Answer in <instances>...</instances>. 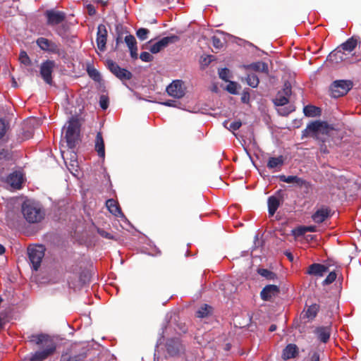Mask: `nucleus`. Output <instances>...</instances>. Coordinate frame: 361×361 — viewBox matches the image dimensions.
Masks as SVG:
<instances>
[{"mask_svg":"<svg viewBox=\"0 0 361 361\" xmlns=\"http://www.w3.org/2000/svg\"><path fill=\"white\" fill-rule=\"evenodd\" d=\"M30 342L39 346L42 350L36 351L30 355L29 361H43L49 356L54 354L56 349V344L54 341L46 334H35L30 337Z\"/></svg>","mask_w":361,"mask_h":361,"instance_id":"1","label":"nucleus"},{"mask_svg":"<svg viewBox=\"0 0 361 361\" xmlns=\"http://www.w3.org/2000/svg\"><path fill=\"white\" fill-rule=\"evenodd\" d=\"M334 128L326 122L315 121L309 123L302 130V137L312 136L322 142H326L328 137L331 135Z\"/></svg>","mask_w":361,"mask_h":361,"instance_id":"2","label":"nucleus"},{"mask_svg":"<svg viewBox=\"0 0 361 361\" xmlns=\"http://www.w3.org/2000/svg\"><path fill=\"white\" fill-rule=\"evenodd\" d=\"M22 213L25 220L30 224H36L44 219L45 212L37 202L27 201L23 204Z\"/></svg>","mask_w":361,"mask_h":361,"instance_id":"3","label":"nucleus"},{"mask_svg":"<svg viewBox=\"0 0 361 361\" xmlns=\"http://www.w3.org/2000/svg\"><path fill=\"white\" fill-rule=\"evenodd\" d=\"M165 349L167 356L178 357L185 354V346L178 337L168 338L165 343Z\"/></svg>","mask_w":361,"mask_h":361,"instance_id":"4","label":"nucleus"},{"mask_svg":"<svg viewBox=\"0 0 361 361\" xmlns=\"http://www.w3.org/2000/svg\"><path fill=\"white\" fill-rule=\"evenodd\" d=\"M65 133V139L69 148L75 147L78 139L80 126L78 121L71 118L68 121Z\"/></svg>","mask_w":361,"mask_h":361,"instance_id":"5","label":"nucleus"},{"mask_svg":"<svg viewBox=\"0 0 361 361\" xmlns=\"http://www.w3.org/2000/svg\"><path fill=\"white\" fill-rule=\"evenodd\" d=\"M36 43L37 46L44 51L49 54H57L59 56L64 58L66 52L62 49L59 44L49 40L45 37H39Z\"/></svg>","mask_w":361,"mask_h":361,"instance_id":"6","label":"nucleus"},{"mask_svg":"<svg viewBox=\"0 0 361 361\" xmlns=\"http://www.w3.org/2000/svg\"><path fill=\"white\" fill-rule=\"evenodd\" d=\"M45 247L42 245L30 246L27 249L29 260L35 271H37L44 256Z\"/></svg>","mask_w":361,"mask_h":361,"instance_id":"7","label":"nucleus"},{"mask_svg":"<svg viewBox=\"0 0 361 361\" xmlns=\"http://www.w3.org/2000/svg\"><path fill=\"white\" fill-rule=\"evenodd\" d=\"M86 356L87 352L85 348L78 349L74 345L63 352L60 361H82Z\"/></svg>","mask_w":361,"mask_h":361,"instance_id":"8","label":"nucleus"},{"mask_svg":"<svg viewBox=\"0 0 361 361\" xmlns=\"http://www.w3.org/2000/svg\"><path fill=\"white\" fill-rule=\"evenodd\" d=\"M353 83L349 80H336L331 86V94L334 97L343 96L352 88Z\"/></svg>","mask_w":361,"mask_h":361,"instance_id":"9","label":"nucleus"},{"mask_svg":"<svg viewBox=\"0 0 361 361\" xmlns=\"http://www.w3.org/2000/svg\"><path fill=\"white\" fill-rule=\"evenodd\" d=\"M106 66L109 70L120 80H130L132 78V73L126 68H121L116 62L112 60L106 61Z\"/></svg>","mask_w":361,"mask_h":361,"instance_id":"10","label":"nucleus"},{"mask_svg":"<svg viewBox=\"0 0 361 361\" xmlns=\"http://www.w3.org/2000/svg\"><path fill=\"white\" fill-rule=\"evenodd\" d=\"M47 23L49 26H54L61 23L66 18L65 13L54 9L47 10L44 13Z\"/></svg>","mask_w":361,"mask_h":361,"instance_id":"11","label":"nucleus"},{"mask_svg":"<svg viewBox=\"0 0 361 361\" xmlns=\"http://www.w3.org/2000/svg\"><path fill=\"white\" fill-rule=\"evenodd\" d=\"M166 92L171 97L180 99L185 95V88L181 80H173L166 87Z\"/></svg>","mask_w":361,"mask_h":361,"instance_id":"12","label":"nucleus"},{"mask_svg":"<svg viewBox=\"0 0 361 361\" xmlns=\"http://www.w3.org/2000/svg\"><path fill=\"white\" fill-rule=\"evenodd\" d=\"M55 67V62L51 60H47L42 63L40 66V75L43 80L47 84H51V73Z\"/></svg>","mask_w":361,"mask_h":361,"instance_id":"13","label":"nucleus"},{"mask_svg":"<svg viewBox=\"0 0 361 361\" xmlns=\"http://www.w3.org/2000/svg\"><path fill=\"white\" fill-rule=\"evenodd\" d=\"M178 40V37L176 35L164 37L158 42H155L154 44H152L149 50L152 54H157L160 51L164 49L165 47H166L169 44L174 43Z\"/></svg>","mask_w":361,"mask_h":361,"instance_id":"14","label":"nucleus"},{"mask_svg":"<svg viewBox=\"0 0 361 361\" xmlns=\"http://www.w3.org/2000/svg\"><path fill=\"white\" fill-rule=\"evenodd\" d=\"M23 180V173L20 171H14L7 177L6 182L11 189L18 190L21 188Z\"/></svg>","mask_w":361,"mask_h":361,"instance_id":"15","label":"nucleus"},{"mask_svg":"<svg viewBox=\"0 0 361 361\" xmlns=\"http://www.w3.org/2000/svg\"><path fill=\"white\" fill-rule=\"evenodd\" d=\"M107 30L104 25H99L97 27V44L98 49L103 51L106 48Z\"/></svg>","mask_w":361,"mask_h":361,"instance_id":"16","label":"nucleus"},{"mask_svg":"<svg viewBox=\"0 0 361 361\" xmlns=\"http://www.w3.org/2000/svg\"><path fill=\"white\" fill-rule=\"evenodd\" d=\"M279 293V288L276 285H267L261 291L260 296L264 301L271 300Z\"/></svg>","mask_w":361,"mask_h":361,"instance_id":"17","label":"nucleus"},{"mask_svg":"<svg viewBox=\"0 0 361 361\" xmlns=\"http://www.w3.org/2000/svg\"><path fill=\"white\" fill-rule=\"evenodd\" d=\"M328 271V267L322 264L314 263L311 264L307 271V274L318 277L324 276Z\"/></svg>","mask_w":361,"mask_h":361,"instance_id":"18","label":"nucleus"},{"mask_svg":"<svg viewBox=\"0 0 361 361\" xmlns=\"http://www.w3.org/2000/svg\"><path fill=\"white\" fill-rule=\"evenodd\" d=\"M106 206L109 212L111 213L113 215L126 219V216L123 214L118 202L116 200H114V199H109L106 202Z\"/></svg>","mask_w":361,"mask_h":361,"instance_id":"19","label":"nucleus"},{"mask_svg":"<svg viewBox=\"0 0 361 361\" xmlns=\"http://www.w3.org/2000/svg\"><path fill=\"white\" fill-rule=\"evenodd\" d=\"M346 59L345 54L338 47L331 51L328 57L327 60L333 63H339Z\"/></svg>","mask_w":361,"mask_h":361,"instance_id":"20","label":"nucleus"},{"mask_svg":"<svg viewBox=\"0 0 361 361\" xmlns=\"http://www.w3.org/2000/svg\"><path fill=\"white\" fill-rule=\"evenodd\" d=\"M280 180L283 182H285V183H294L296 185L302 188V187H305V188H307L308 186V183L301 178H299L296 176H280Z\"/></svg>","mask_w":361,"mask_h":361,"instance_id":"21","label":"nucleus"},{"mask_svg":"<svg viewBox=\"0 0 361 361\" xmlns=\"http://www.w3.org/2000/svg\"><path fill=\"white\" fill-rule=\"evenodd\" d=\"M330 215V211L328 208L322 207L317 209L312 216L315 223L321 224L324 222Z\"/></svg>","mask_w":361,"mask_h":361,"instance_id":"22","label":"nucleus"},{"mask_svg":"<svg viewBox=\"0 0 361 361\" xmlns=\"http://www.w3.org/2000/svg\"><path fill=\"white\" fill-rule=\"evenodd\" d=\"M317 338L322 343H326L331 335V329L329 326H319L314 331Z\"/></svg>","mask_w":361,"mask_h":361,"instance_id":"23","label":"nucleus"},{"mask_svg":"<svg viewBox=\"0 0 361 361\" xmlns=\"http://www.w3.org/2000/svg\"><path fill=\"white\" fill-rule=\"evenodd\" d=\"M95 150L97 151L98 156L104 159L105 157L104 142L102 135L100 132L97 133L96 135Z\"/></svg>","mask_w":361,"mask_h":361,"instance_id":"24","label":"nucleus"},{"mask_svg":"<svg viewBox=\"0 0 361 361\" xmlns=\"http://www.w3.org/2000/svg\"><path fill=\"white\" fill-rule=\"evenodd\" d=\"M297 353V346L295 344H288L283 350L282 358L285 360L293 358Z\"/></svg>","mask_w":361,"mask_h":361,"instance_id":"25","label":"nucleus"},{"mask_svg":"<svg viewBox=\"0 0 361 361\" xmlns=\"http://www.w3.org/2000/svg\"><path fill=\"white\" fill-rule=\"evenodd\" d=\"M357 45V40L355 37H352L349 38L346 42L341 44L338 47L341 48L343 51L351 52L353 51Z\"/></svg>","mask_w":361,"mask_h":361,"instance_id":"26","label":"nucleus"},{"mask_svg":"<svg viewBox=\"0 0 361 361\" xmlns=\"http://www.w3.org/2000/svg\"><path fill=\"white\" fill-rule=\"evenodd\" d=\"M245 68H250L255 71H259L262 73H267L269 71L268 65L262 61H257L252 63L250 65L245 66Z\"/></svg>","mask_w":361,"mask_h":361,"instance_id":"27","label":"nucleus"},{"mask_svg":"<svg viewBox=\"0 0 361 361\" xmlns=\"http://www.w3.org/2000/svg\"><path fill=\"white\" fill-rule=\"evenodd\" d=\"M303 113L307 117L319 116L321 114V109L312 105H307L303 108Z\"/></svg>","mask_w":361,"mask_h":361,"instance_id":"28","label":"nucleus"},{"mask_svg":"<svg viewBox=\"0 0 361 361\" xmlns=\"http://www.w3.org/2000/svg\"><path fill=\"white\" fill-rule=\"evenodd\" d=\"M279 206V200L274 197L271 196L268 198V209L269 214L271 216L274 214Z\"/></svg>","mask_w":361,"mask_h":361,"instance_id":"29","label":"nucleus"},{"mask_svg":"<svg viewBox=\"0 0 361 361\" xmlns=\"http://www.w3.org/2000/svg\"><path fill=\"white\" fill-rule=\"evenodd\" d=\"M283 164V159L282 156H279L278 157H271L269 158L267 167L269 169H274L278 166H282Z\"/></svg>","mask_w":361,"mask_h":361,"instance_id":"30","label":"nucleus"},{"mask_svg":"<svg viewBox=\"0 0 361 361\" xmlns=\"http://www.w3.org/2000/svg\"><path fill=\"white\" fill-rule=\"evenodd\" d=\"M319 307L317 304H312L310 306L308 307L305 312V317L309 319H314L318 311H319Z\"/></svg>","mask_w":361,"mask_h":361,"instance_id":"31","label":"nucleus"},{"mask_svg":"<svg viewBox=\"0 0 361 361\" xmlns=\"http://www.w3.org/2000/svg\"><path fill=\"white\" fill-rule=\"evenodd\" d=\"M274 103L276 106H283L288 103V97L279 92L274 99Z\"/></svg>","mask_w":361,"mask_h":361,"instance_id":"32","label":"nucleus"},{"mask_svg":"<svg viewBox=\"0 0 361 361\" xmlns=\"http://www.w3.org/2000/svg\"><path fill=\"white\" fill-rule=\"evenodd\" d=\"M245 80L247 84L252 87H257L259 82L257 75L254 73L248 74Z\"/></svg>","mask_w":361,"mask_h":361,"instance_id":"33","label":"nucleus"},{"mask_svg":"<svg viewBox=\"0 0 361 361\" xmlns=\"http://www.w3.org/2000/svg\"><path fill=\"white\" fill-rule=\"evenodd\" d=\"M87 71L89 76L94 81L99 82L102 80L99 72L93 66H88Z\"/></svg>","mask_w":361,"mask_h":361,"instance_id":"34","label":"nucleus"},{"mask_svg":"<svg viewBox=\"0 0 361 361\" xmlns=\"http://www.w3.org/2000/svg\"><path fill=\"white\" fill-rule=\"evenodd\" d=\"M258 273L268 280H275L277 278L275 273L267 269H259Z\"/></svg>","mask_w":361,"mask_h":361,"instance_id":"35","label":"nucleus"},{"mask_svg":"<svg viewBox=\"0 0 361 361\" xmlns=\"http://www.w3.org/2000/svg\"><path fill=\"white\" fill-rule=\"evenodd\" d=\"M211 310V306L208 305H204L197 311L196 315L199 318H204L210 313Z\"/></svg>","mask_w":361,"mask_h":361,"instance_id":"36","label":"nucleus"},{"mask_svg":"<svg viewBox=\"0 0 361 361\" xmlns=\"http://www.w3.org/2000/svg\"><path fill=\"white\" fill-rule=\"evenodd\" d=\"M125 43L126 44L128 49H133L134 47H137V42L135 37L132 35H128L125 37L124 39Z\"/></svg>","mask_w":361,"mask_h":361,"instance_id":"37","label":"nucleus"},{"mask_svg":"<svg viewBox=\"0 0 361 361\" xmlns=\"http://www.w3.org/2000/svg\"><path fill=\"white\" fill-rule=\"evenodd\" d=\"M219 76L223 80L228 82L230 78V71L226 68H221L219 71Z\"/></svg>","mask_w":361,"mask_h":361,"instance_id":"38","label":"nucleus"},{"mask_svg":"<svg viewBox=\"0 0 361 361\" xmlns=\"http://www.w3.org/2000/svg\"><path fill=\"white\" fill-rule=\"evenodd\" d=\"M149 30L146 28H140L136 32L137 37L142 41L145 40L147 38Z\"/></svg>","mask_w":361,"mask_h":361,"instance_id":"39","label":"nucleus"},{"mask_svg":"<svg viewBox=\"0 0 361 361\" xmlns=\"http://www.w3.org/2000/svg\"><path fill=\"white\" fill-rule=\"evenodd\" d=\"M336 279V274L334 271L330 272L323 281V285H329L332 283Z\"/></svg>","mask_w":361,"mask_h":361,"instance_id":"40","label":"nucleus"},{"mask_svg":"<svg viewBox=\"0 0 361 361\" xmlns=\"http://www.w3.org/2000/svg\"><path fill=\"white\" fill-rule=\"evenodd\" d=\"M293 106H288L286 107H281L278 109V112L282 116H288L290 113L294 111Z\"/></svg>","mask_w":361,"mask_h":361,"instance_id":"41","label":"nucleus"},{"mask_svg":"<svg viewBox=\"0 0 361 361\" xmlns=\"http://www.w3.org/2000/svg\"><path fill=\"white\" fill-rule=\"evenodd\" d=\"M8 128V124L4 120L0 118V140L4 137Z\"/></svg>","mask_w":361,"mask_h":361,"instance_id":"42","label":"nucleus"},{"mask_svg":"<svg viewBox=\"0 0 361 361\" xmlns=\"http://www.w3.org/2000/svg\"><path fill=\"white\" fill-rule=\"evenodd\" d=\"M99 105L104 110L106 109L109 106V99L106 95H101L99 98Z\"/></svg>","mask_w":361,"mask_h":361,"instance_id":"43","label":"nucleus"},{"mask_svg":"<svg viewBox=\"0 0 361 361\" xmlns=\"http://www.w3.org/2000/svg\"><path fill=\"white\" fill-rule=\"evenodd\" d=\"M226 90L228 92L235 94H237V84L235 82L228 81Z\"/></svg>","mask_w":361,"mask_h":361,"instance_id":"44","label":"nucleus"},{"mask_svg":"<svg viewBox=\"0 0 361 361\" xmlns=\"http://www.w3.org/2000/svg\"><path fill=\"white\" fill-rule=\"evenodd\" d=\"M140 59L144 62H150L153 60V56L147 51H143L140 55Z\"/></svg>","mask_w":361,"mask_h":361,"instance_id":"45","label":"nucleus"},{"mask_svg":"<svg viewBox=\"0 0 361 361\" xmlns=\"http://www.w3.org/2000/svg\"><path fill=\"white\" fill-rule=\"evenodd\" d=\"M19 59L20 62L25 65H28L30 63V58L25 51H21L20 54Z\"/></svg>","mask_w":361,"mask_h":361,"instance_id":"46","label":"nucleus"},{"mask_svg":"<svg viewBox=\"0 0 361 361\" xmlns=\"http://www.w3.org/2000/svg\"><path fill=\"white\" fill-rule=\"evenodd\" d=\"M9 155L8 151L3 149L0 152V166H3L7 161V157Z\"/></svg>","mask_w":361,"mask_h":361,"instance_id":"47","label":"nucleus"},{"mask_svg":"<svg viewBox=\"0 0 361 361\" xmlns=\"http://www.w3.org/2000/svg\"><path fill=\"white\" fill-rule=\"evenodd\" d=\"M305 226H299L294 230H293V233L295 236L299 237L302 236L305 233Z\"/></svg>","mask_w":361,"mask_h":361,"instance_id":"48","label":"nucleus"},{"mask_svg":"<svg viewBox=\"0 0 361 361\" xmlns=\"http://www.w3.org/2000/svg\"><path fill=\"white\" fill-rule=\"evenodd\" d=\"M242 126V123L239 121H234V122H232L231 124H230V126L228 128H227L229 130L231 131H235L237 130H238Z\"/></svg>","mask_w":361,"mask_h":361,"instance_id":"49","label":"nucleus"},{"mask_svg":"<svg viewBox=\"0 0 361 361\" xmlns=\"http://www.w3.org/2000/svg\"><path fill=\"white\" fill-rule=\"evenodd\" d=\"M212 44L216 49H221L223 47V42L217 37H212Z\"/></svg>","mask_w":361,"mask_h":361,"instance_id":"50","label":"nucleus"},{"mask_svg":"<svg viewBox=\"0 0 361 361\" xmlns=\"http://www.w3.org/2000/svg\"><path fill=\"white\" fill-rule=\"evenodd\" d=\"M290 93H291V87H290V84L285 83L282 94L288 97V96L290 94Z\"/></svg>","mask_w":361,"mask_h":361,"instance_id":"51","label":"nucleus"},{"mask_svg":"<svg viewBox=\"0 0 361 361\" xmlns=\"http://www.w3.org/2000/svg\"><path fill=\"white\" fill-rule=\"evenodd\" d=\"M161 104L166 106H173L176 107L177 106V102L174 100H168L166 102H160Z\"/></svg>","mask_w":361,"mask_h":361,"instance_id":"52","label":"nucleus"},{"mask_svg":"<svg viewBox=\"0 0 361 361\" xmlns=\"http://www.w3.org/2000/svg\"><path fill=\"white\" fill-rule=\"evenodd\" d=\"M129 51H130V54L131 58L133 59H137V57H138L137 47H134L133 49H131Z\"/></svg>","mask_w":361,"mask_h":361,"instance_id":"53","label":"nucleus"},{"mask_svg":"<svg viewBox=\"0 0 361 361\" xmlns=\"http://www.w3.org/2000/svg\"><path fill=\"white\" fill-rule=\"evenodd\" d=\"M87 11H88V13L90 16H94L96 14V10H95L94 6L89 4L87 6Z\"/></svg>","mask_w":361,"mask_h":361,"instance_id":"54","label":"nucleus"},{"mask_svg":"<svg viewBox=\"0 0 361 361\" xmlns=\"http://www.w3.org/2000/svg\"><path fill=\"white\" fill-rule=\"evenodd\" d=\"M311 361H319V355L317 352H314L311 356Z\"/></svg>","mask_w":361,"mask_h":361,"instance_id":"55","label":"nucleus"},{"mask_svg":"<svg viewBox=\"0 0 361 361\" xmlns=\"http://www.w3.org/2000/svg\"><path fill=\"white\" fill-rule=\"evenodd\" d=\"M305 232H315L316 231V226H305Z\"/></svg>","mask_w":361,"mask_h":361,"instance_id":"56","label":"nucleus"},{"mask_svg":"<svg viewBox=\"0 0 361 361\" xmlns=\"http://www.w3.org/2000/svg\"><path fill=\"white\" fill-rule=\"evenodd\" d=\"M99 233H100L102 236L105 237L106 238L110 239V238H112L111 235L110 233L106 232V231H101Z\"/></svg>","mask_w":361,"mask_h":361,"instance_id":"57","label":"nucleus"},{"mask_svg":"<svg viewBox=\"0 0 361 361\" xmlns=\"http://www.w3.org/2000/svg\"><path fill=\"white\" fill-rule=\"evenodd\" d=\"M6 324V319L0 317V329L4 328Z\"/></svg>","mask_w":361,"mask_h":361,"instance_id":"58","label":"nucleus"},{"mask_svg":"<svg viewBox=\"0 0 361 361\" xmlns=\"http://www.w3.org/2000/svg\"><path fill=\"white\" fill-rule=\"evenodd\" d=\"M276 329V326L275 324H271L269 327L270 331H274Z\"/></svg>","mask_w":361,"mask_h":361,"instance_id":"59","label":"nucleus"},{"mask_svg":"<svg viewBox=\"0 0 361 361\" xmlns=\"http://www.w3.org/2000/svg\"><path fill=\"white\" fill-rule=\"evenodd\" d=\"M5 252V247L0 244V255Z\"/></svg>","mask_w":361,"mask_h":361,"instance_id":"60","label":"nucleus"},{"mask_svg":"<svg viewBox=\"0 0 361 361\" xmlns=\"http://www.w3.org/2000/svg\"><path fill=\"white\" fill-rule=\"evenodd\" d=\"M120 42H121V39L119 37H117V39H116V46H118Z\"/></svg>","mask_w":361,"mask_h":361,"instance_id":"61","label":"nucleus"},{"mask_svg":"<svg viewBox=\"0 0 361 361\" xmlns=\"http://www.w3.org/2000/svg\"><path fill=\"white\" fill-rule=\"evenodd\" d=\"M13 87H16V86H17V83H16V82L14 80V79H13Z\"/></svg>","mask_w":361,"mask_h":361,"instance_id":"62","label":"nucleus"},{"mask_svg":"<svg viewBox=\"0 0 361 361\" xmlns=\"http://www.w3.org/2000/svg\"><path fill=\"white\" fill-rule=\"evenodd\" d=\"M227 123H228V121H225L224 122V126L225 128H228V127L226 126Z\"/></svg>","mask_w":361,"mask_h":361,"instance_id":"63","label":"nucleus"},{"mask_svg":"<svg viewBox=\"0 0 361 361\" xmlns=\"http://www.w3.org/2000/svg\"><path fill=\"white\" fill-rule=\"evenodd\" d=\"M156 355H157V354H156V353H154V361H157Z\"/></svg>","mask_w":361,"mask_h":361,"instance_id":"64","label":"nucleus"}]
</instances>
